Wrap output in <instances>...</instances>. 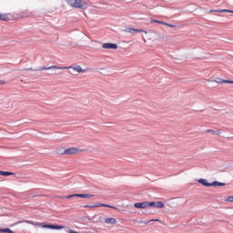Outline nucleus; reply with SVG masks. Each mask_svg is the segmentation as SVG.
Masks as SVG:
<instances>
[{
  "mask_svg": "<svg viewBox=\"0 0 233 233\" xmlns=\"http://www.w3.org/2000/svg\"><path fill=\"white\" fill-rule=\"evenodd\" d=\"M26 223H29V225H34L35 227H37V223H35L34 221L27 220Z\"/></svg>",
  "mask_w": 233,
  "mask_h": 233,
  "instance_id": "obj_26",
  "label": "nucleus"
},
{
  "mask_svg": "<svg viewBox=\"0 0 233 233\" xmlns=\"http://www.w3.org/2000/svg\"><path fill=\"white\" fill-rule=\"evenodd\" d=\"M66 3L72 8H80V10L88 8V3L85 2V0H66Z\"/></svg>",
  "mask_w": 233,
  "mask_h": 233,
  "instance_id": "obj_1",
  "label": "nucleus"
},
{
  "mask_svg": "<svg viewBox=\"0 0 233 233\" xmlns=\"http://www.w3.org/2000/svg\"><path fill=\"white\" fill-rule=\"evenodd\" d=\"M0 21H6V17L3 16V15L0 14Z\"/></svg>",
  "mask_w": 233,
  "mask_h": 233,
  "instance_id": "obj_27",
  "label": "nucleus"
},
{
  "mask_svg": "<svg viewBox=\"0 0 233 233\" xmlns=\"http://www.w3.org/2000/svg\"><path fill=\"white\" fill-rule=\"evenodd\" d=\"M0 176H15V173L10 171H0Z\"/></svg>",
  "mask_w": 233,
  "mask_h": 233,
  "instance_id": "obj_14",
  "label": "nucleus"
},
{
  "mask_svg": "<svg viewBox=\"0 0 233 233\" xmlns=\"http://www.w3.org/2000/svg\"><path fill=\"white\" fill-rule=\"evenodd\" d=\"M96 207H106V208H114V209H117V208L114 207V206H110L108 204H103V203H96Z\"/></svg>",
  "mask_w": 233,
  "mask_h": 233,
  "instance_id": "obj_12",
  "label": "nucleus"
},
{
  "mask_svg": "<svg viewBox=\"0 0 233 233\" xmlns=\"http://www.w3.org/2000/svg\"><path fill=\"white\" fill-rule=\"evenodd\" d=\"M83 150H79L76 147H69L67 149H65L64 152H62V154H66L68 156L72 155V154H77V152H82Z\"/></svg>",
  "mask_w": 233,
  "mask_h": 233,
  "instance_id": "obj_4",
  "label": "nucleus"
},
{
  "mask_svg": "<svg viewBox=\"0 0 233 233\" xmlns=\"http://www.w3.org/2000/svg\"><path fill=\"white\" fill-rule=\"evenodd\" d=\"M125 32H127V34H132L133 35L135 34H137V32H142L141 29H136V28H132V27H127L125 29Z\"/></svg>",
  "mask_w": 233,
  "mask_h": 233,
  "instance_id": "obj_6",
  "label": "nucleus"
},
{
  "mask_svg": "<svg viewBox=\"0 0 233 233\" xmlns=\"http://www.w3.org/2000/svg\"><path fill=\"white\" fill-rule=\"evenodd\" d=\"M215 83H218V85H221L223 83H227L225 79L218 78V80H213Z\"/></svg>",
  "mask_w": 233,
  "mask_h": 233,
  "instance_id": "obj_20",
  "label": "nucleus"
},
{
  "mask_svg": "<svg viewBox=\"0 0 233 233\" xmlns=\"http://www.w3.org/2000/svg\"><path fill=\"white\" fill-rule=\"evenodd\" d=\"M147 208L148 207H155L156 208V202H148L147 201Z\"/></svg>",
  "mask_w": 233,
  "mask_h": 233,
  "instance_id": "obj_22",
  "label": "nucleus"
},
{
  "mask_svg": "<svg viewBox=\"0 0 233 233\" xmlns=\"http://www.w3.org/2000/svg\"><path fill=\"white\" fill-rule=\"evenodd\" d=\"M227 185L226 183L218 182V181H213L211 183V187H225Z\"/></svg>",
  "mask_w": 233,
  "mask_h": 233,
  "instance_id": "obj_13",
  "label": "nucleus"
},
{
  "mask_svg": "<svg viewBox=\"0 0 233 233\" xmlns=\"http://www.w3.org/2000/svg\"><path fill=\"white\" fill-rule=\"evenodd\" d=\"M226 201H228L229 203H233V196L228 197Z\"/></svg>",
  "mask_w": 233,
  "mask_h": 233,
  "instance_id": "obj_25",
  "label": "nucleus"
},
{
  "mask_svg": "<svg viewBox=\"0 0 233 233\" xmlns=\"http://www.w3.org/2000/svg\"><path fill=\"white\" fill-rule=\"evenodd\" d=\"M135 208H147V201L144 202H137L134 204Z\"/></svg>",
  "mask_w": 233,
  "mask_h": 233,
  "instance_id": "obj_7",
  "label": "nucleus"
},
{
  "mask_svg": "<svg viewBox=\"0 0 233 233\" xmlns=\"http://www.w3.org/2000/svg\"><path fill=\"white\" fill-rule=\"evenodd\" d=\"M84 208H97V203L94 205H85Z\"/></svg>",
  "mask_w": 233,
  "mask_h": 233,
  "instance_id": "obj_18",
  "label": "nucleus"
},
{
  "mask_svg": "<svg viewBox=\"0 0 233 233\" xmlns=\"http://www.w3.org/2000/svg\"><path fill=\"white\" fill-rule=\"evenodd\" d=\"M165 208V203H163L162 201L156 202L155 208Z\"/></svg>",
  "mask_w": 233,
  "mask_h": 233,
  "instance_id": "obj_15",
  "label": "nucleus"
},
{
  "mask_svg": "<svg viewBox=\"0 0 233 233\" xmlns=\"http://www.w3.org/2000/svg\"><path fill=\"white\" fill-rule=\"evenodd\" d=\"M103 48H106L107 50H117V46L112 43H105L103 44Z\"/></svg>",
  "mask_w": 233,
  "mask_h": 233,
  "instance_id": "obj_5",
  "label": "nucleus"
},
{
  "mask_svg": "<svg viewBox=\"0 0 233 233\" xmlns=\"http://www.w3.org/2000/svg\"><path fill=\"white\" fill-rule=\"evenodd\" d=\"M0 232L1 233H14V231H12V229L6 228H0Z\"/></svg>",
  "mask_w": 233,
  "mask_h": 233,
  "instance_id": "obj_17",
  "label": "nucleus"
},
{
  "mask_svg": "<svg viewBox=\"0 0 233 233\" xmlns=\"http://www.w3.org/2000/svg\"><path fill=\"white\" fill-rule=\"evenodd\" d=\"M166 26H169L170 28H176V25H171V24H168V23H166L164 24Z\"/></svg>",
  "mask_w": 233,
  "mask_h": 233,
  "instance_id": "obj_24",
  "label": "nucleus"
},
{
  "mask_svg": "<svg viewBox=\"0 0 233 233\" xmlns=\"http://www.w3.org/2000/svg\"><path fill=\"white\" fill-rule=\"evenodd\" d=\"M37 227H41V228H50L51 230H63L65 228L64 226L54 225V224H43L36 222Z\"/></svg>",
  "mask_w": 233,
  "mask_h": 233,
  "instance_id": "obj_3",
  "label": "nucleus"
},
{
  "mask_svg": "<svg viewBox=\"0 0 233 233\" xmlns=\"http://www.w3.org/2000/svg\"><path fill=\"white\" fill-rule=\"evenodd\" d=\"M198 183H200V185H203L204 187H212V183L208 182L205 178L198 179Z\"/></svg>",
  "mask_w": 233,
  "mask_h": 233,
  "instance_id": "obj_10",
  "label": "nucleus"
},
{
  "mask_svg": "<svg viewBox=\"0 0 233 233\" xmlns=\"http://www.w3.org/2000/svg\"><path fill=\"white\" fill-rule=\"evenodd\" d=\"M206 132L211 133V134H216V136H221V131H219V130L214 131L212 129H207Z\"/></svg>",
  "mask_w": 233,
  "mask_h": 233,
  "instance_id": "obj_16",
  "label": "nucleus"
},
{
  "mask_svg": "<svg viewBox=\"0 0 233 233\" xmlns=\"http://www.w3.org/2000/svg\"><path fill=\"white\" fill-rule=\"evenodd\" d=\"M139 32H142V33H144V34H148V31L143 30V29H141V31H139Z\"/></svg>",
  "mask_w": 233,
  "mask_h": 233,
  "instance_id": "obj_29",
  "label": "nucleus"
},
{
  "mask_svg": "<svg viewBox=\"0 0 233 233\" xmlns=\"http://www.w3.org/2000/svg\"><path fill=\"white\" fill-rule=\"evenodd\" d=\"M64 68H73V70H75L76 72H78V74H83V72H86V70L81 68L80 66H76L75 67L64 66Z\"/></svg>",
  "mask_w": 233,
  "mask_h": 233,
  "instance_id": "obj_8",
  "label": "nucleus"
},
{
  "mask_svg": "<svg viewBox=\"0 0 233 233\" xmlns=\"http://www.w3.org/2000/svg\"><path fill=\"white\" fill-rule=\"evenodd\" d=\"M74 196H76V198H94V195L92 194H74Z\"/></svg>",
  "mask_w": 233,
  "mask_h": 233,
  "instance_id": "obj_11",
  "label": "nucleus"
},
{
  "mask_svg": "<svg viewBox=\"0 0 233 233\" xmlns=\"http://www.w3.org/2000/svg\"><path fill=\"white\" fill-rule=\"evenodd\" d=\"M151 23H158L159 25H167V22L156 20V19H151Z\"/></svg>",
  "mask_w": 233,
  "mask_h": 233,
  "instance_id": "obj_19",
  "label": "nucleus"
},
{
  "mask_svg": "<svg viewBox=\"0 0 233 233\" xmlns=\"http://www.w3.org/2000/svg\"><path fill=\"white\" fill-rule=\"evenodd\" d=\"M27 71H31V72H41L43 70H70V67H60L57 66H51L49 67L46 66H40L37 69H34L32 67L27 68Z\"/></svg>",
  "mask_w": 233,
  "mask_h": 233,
  "instance_id": "obj_2",
  "label": "nucleus"
},
{
  "mask_svg": "<svg viewBox=\"0 0 233 233\" xmlns=\"http://www.w3.org/2000/svg\"><path fill=\"white\" fill-rule=\"evenodd\" d=\"M215 12H218V13L228 12V14H233V11L232 10H228V9H220V10H216Z\"/></svg>",
  "mask_w": 233,
  "mask_h": 233,
  "instance_id": "obj_21",
  "label": "nucleus"
},
{
  "mask_svg": "<svg viewBox=\"0 0 233 233\" xmlns=\"http://www.w3.org/2000/svg\"><path fill=\"white\" fill-rule=\"evenodd\" d=\"M105 223L106 225H116L117 223V219H116L115 218H106Z\"/></svg>",
  "mask_w": 233,
  "mask_h": 233,
  "instance_id": "obj_9",
  "label": "nucleus"
},
{
  "mask_svg": "<svg viewBox=\"0 0 233 233\" xmlns=\"http://www.w3.org/2000/svg\"><path fill=\"white\" fill-rule=\"evenodd\" d=\"M226 83H228L229 85H233V81L232 80H226Z\"/></svg>",
  "mask_w": 233,
  "mask_h": 233,
  "instance_id": "obj_28",
  "label": "nucleus"
},
{
  "mask_svg": "<svg viewBox=\"0 0 233 233\" xmlns=\"http://www.w3.org/2000/svg\"><path fill=\"white\" fill-rule=\"evenodd\" d=\"M72 198H76V196L73 195H69V196H66V197H63L62 199H70Z\"/></svg>",
  "mask_w": 233,
  "mask_h": 233,
  "instance_id": "obj_23",
  "label": "nucleus"
},
{
  "mask_svg": "<svg viewBox=\"0 0 233 233\" xmlns=\"http://www.w3.org/2000/svg\"><path fill=\"white\" fill-rule=\"evenodd\" d=\"M150 221H159V219L156 218V219H152Z\"/></svg>",
  "mask_w": 233,
  "mask_h": 233,
  "instance_id": "obj_30",
  "label": "nucleus"
}]
</instances>
